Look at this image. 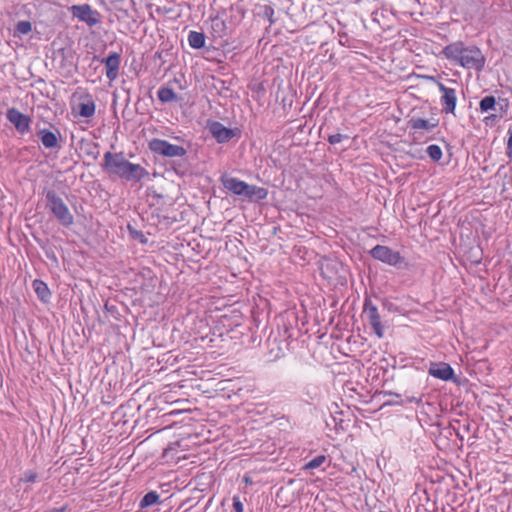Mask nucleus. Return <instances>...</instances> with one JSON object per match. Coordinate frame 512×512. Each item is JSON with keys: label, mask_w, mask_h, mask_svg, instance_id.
Returning <instances> with one entry per match:
<instances>
[{"label": "nucleus", "mask_w": 512, "mask_h": 512, "mask_svg": "<svg viewBox=\"0 0 512 512\" xmlns=\"http://www.w3.org/2000/svg\"><path fill=\"white\" fill-rule=\"evenodd\" d=\"M102 167L108 174L118 176L126 181L139 182L148 176V171L144 167L129 162L121 152H106Z\"/></svg>", "instance_id": "1"}, {"label": "nucleus", "mask_w": 512, "mask_h": 512, "mask_svg": "<svg viewBox=\"0 0 512 512\" xmlns=\"http://www.w3.org/2000/svg\"><path fill=\"white\" fill-rule=\"evenodd\" d=\"M442 54L449 61L466 69L482 70L485 57L476 46H466L462 41L453 42L445 46Z\"/></svg>", "instance_id": "2"}, {"label": "nucleus", "mask_w": 512, "mask_h": 512, "mask_svg": "<svg viewBox=\"0 0 512 512\" xmlns=\"http://www.w3.org/2000/svg\"><path fill=\"white\" fill-rule=\"evenodd\" d=\"M70 109L75 119L89 121L96 113L94 96L86 88H76L70 97Z\"/></svg>", "instance_id": "3"}, {"label": "nucleus", "mask_w": 512, "mask_h": 512, "mask_svg": "<svg viewBox=\"0 0 512 512\" xmlns=\"http://www.w3.org/2000/svg\"><path fill=\"white\" fill-rule=\"evenodd\" d=\"M47 200L51 212L58 221L66 227L71 226L74 222V217L64 201L54 192H49L47 194Z\"/></svg>", "instance_id": "4"}, {"label": "nucleus", "mask_w": 512, "mask_h": 512, "mask_svg": "<svg viewBox=\"0 0 512 512\" xmlns=\"http://www.w3.org/2000/svg\"><path fill=\"white\" fill-rule=\"evenodd\" d=\"M371 256L385 264L398 267L404 263V258L398 251L392 250L388 246L376 245L371 251Z\"/></svg>", "instance_id": "5"}, {"label": "nucleus", "mask_w": 512, "mask_h": 512, "mask_svg": "<svg viewBox=\"0 0 512 512\" xmlns=\"http://www.w3.org/2000/svg\"><path fill=\"white\" fill-rule=\"evenodd\" d=\"M149 148L152 152L165 157H182L186 154V150L182 146L171 144L162 139H152L149 142Z\"/></svg>", "instance_id": "6"}, {"label": "nucleus", "mask_w": 512, "mask_h": 512, "mask_svg": "<svg viewBox=\"0 0 512 512\" xmlns=\"http://www.w3.org/2000/svg\"><path fill=\"white\" fill-rule=\"evenodd\" d=\"M436 85L441 92L440 104L442 111L445 114L455 115L457 105V93L454 88L446 87L442 82H436Z\"/></svg>", "instance_id": "7"}, {"label": "nucleus", "mask_w": 512, "mask_h": 512, "mask_svg": "<svg viewBox=\"0 0 512 512\" xmlns=\"http://www.w3.org/2000/svg\"><path fill=\"white\" fill-rule=\"evenodd\" d=\"M363 313L367 317V320L377 337L383 338L384 327L381 322V316L378 312V308L371 302V300H365Z\"/></svg>", "instance_id": "8"}, {"label": "nucleus", "mask_w": 512, "mask_h": 512, "mask_svg": "<svg viewBox=\"0 0 512 512\" xmlns=\"http://www.w3.org/2000/svg\"><path fill=\"white\" fill-rule=\"evenodd\" d=\"M6 117L20 134H26L30 131V117L20 112L18 109L9 108L6 112Z\"/></svg>", "instance_id": "9"}, {"label": "nucleus", "mask_w": 512, "mask_h": 512, "mask_svg": "<svg viewBox=\"0 0 512 512\" xmlns=\"http://www.w3.org/2000/svg\"><path fill=\"white\" fill-rule=\"evenodd\" d=\"M407 124L410 128V134L413 136V139L417 140L421 137L422 131H431L436 128L438 126V120L431 122L420 117H411Z\"/></svg>", "instance_id": "10"}, {"label": "nucleus", "mask_w": 512, "mask_h": 512, "mask_svg": "<svg viewBox=\"0 0 512 512\" xmlns=\"http://www.w3.org/2000/svg\"><path fill=\"white\" fill-rule=\"evenodd\" d=\"M71 12L75 18L87 23L89 26H94L98 23L97 13L88 4L73 5Z\"/></svg>", "instance_id": "11"}, {"label": "nucleus", "mask_w": 512, "mask_h": 512, "mask_svg": "<svg viewBox=\"0 0 512 512\" xmlns=\"http://www.w3.org/2000/svg\"><path fill=\"white\" fill-rule=\"evenodd\" d=\"M106 69V77L109 81H114L119 76V68L121 63V56L118 52H110L109 55L102 60Z\"/></svg>", "instance_id": "12"}, {"label": "nucleus", "mask_w": 512, "mask_h": 512, "mask_svg": "<svg viewBox=\"0 0 512 512\" xmlns=\"http://www.w3.org/2000/svg\"><path fill=\"white\" fill-rule=\"evenodd\" d=\"M220 181L223 187L234 195L244 196L247 183L245 181L239 180L235 177H230L228 175H223L220 178Z\"/></svg>", "instance_id": "13"}, {"label": "nucleus", "mask_w": 512, "mask_h": 512, "mask_svg": "<svg viewBox=\"0 0 512 512\" xmlns=\"http://www.w3.org/2000/svg\"><path fill=\"white\" fill-rule=\"evenodd\" d=\"M428 372L434 378L444 381H449L454 378L453 368L445 362L432 363Z\"/></svg>", "instance_id": "14"}, {"label": "nucleus", "mask_w": 512, "mask_h": 512, "mask_svg": "<svg viewBox=\"0 0 512 512\" xmlns=\"http://www.w3.org/2000/svg\"><path fill=\"white\" fill-rule=\"evenodd\" d=\"M210 132L219 143L228 142L234 136L233 130L225 127L220 122L212 123L210 125Z\"/></svg>", "instance_id": "15"}, {"label": "nucleus", "mask_w": 512, "mask_h": 512, "mask_svg": "<svg viewBox=\"0 0 512 512\" xmlns=\"http://www.w3.org/2000/svg\"><path fill=\"white\" fill-rule=\"evenodd\" d=\"M37 135L45 148L53 149L58 146L59 133L56 134L48 129H41L37 132Z\"/></svg>", "instance_id": "16"}, {"label": "nucleus", "mask_w": 512, "mask_h": 512, "mask_svg": "<svg viewBox=\"0 0 512 512\" xmlns=\"http://www.w3.org/2000/svg\"><path fill=\"white\" fill-rule=\"evenodd\" d=\"M32 287L40 301H42L43 303H48L50 301L51 291L44 281L35 279L32 282Z\"/></svg>", "instance_id": "17"}, {"label": "nucleus", "mask_w": 512, "mask_h": 512, "mask_svg": "<svg viewBox=\"0 0 512 512\" xmlns=\"http://www.w3.org/2000/svg\"><path fill=\"white\" fill-rule=\"evenodd\" d=\"M267 195L268 190L266 188L255 185H249L247 183V188L244 196L247 197L249 200H263L267 197Z\"/></svg>", "instance_id": "18"}, {"label": "nucleus", "mask_w": 512, "mask_h": 512, "mask_svg": "<svg viewBox=\"0 0 512 512\" xmlns=\"http://www.w3.org/2000/svg\"><path fill=\"white\" fill-rule=\"evenodd\" d=\"M188 43L194 49H200L205 45V36L203 33L191 31L188 35Z\"/></svg>", "instance_id": "19"}, {"label": "nucleus", "mask_w": 512, "mask_h": 512, "mask_svg": "<svg viewBox=\"0 0 512 512\" xmlns=\"http://www.w3.org/2000/svg\"><path fill=\"white\" fill-rule=\"evenodd\" d=\"M32 31V24L30 21L22 20L19 21L14 30L15 37H21L23 35H27Z\"/></svg>", "instance_id": "20"}, {"label": "nucleus", "mask_w": 512, "mask_h": 512, "mask_svg": "<svg viewBox=\"0 0 512 512\" xmlns=\"http://www.w3.org/2000/svg\"><path fill=\"white\" fill-rule=\"evenodd\" d=\"M157 95H158V99L164 103L171 102L176 99V93L171 88H168V87H161L158 90Z\"/></svg>", "instance_id": "21"}, {"label": "nucleus", "mask_w": 512, "mask_h": 512, "mask_svg": "<svg viewBox=\"0 0 512 512\" xmlns=\"http://www.w3.org/2000/svg\"><path fill=\"white\" fill-rule=\"evenodd\" d=\"M496 104L497 102L494 96H486L481 99L479 103V109L482 113L495 110Z\"/></svg>", "instance_id": "22"}, {"label": "nucleus", "mask_w": 512, "mask_h": 512, "mask_svg": "<svg viewBox=\"0 0 512 512\" xmlns=\"http://www.w3.org/2000/svg\"><path fill=\"white\" fill-rule=\"evenodd\" d=\"M327 462V456L326 455H318L309 462H307L302 469L307 470H313L321 467L324 463Z\"/></svg>", "instance_id": "23"}, {"label": "nucleus", "mask_w": 512, "mask_h": 512, "mask_svg": "<svg viewBox=\"0 0 512 512\" xmlns=\"http://www.w3.org/2000/svg\"><path fill=\"white\" fill-rule=\"evenodd\" d=\"M426 152L428 156L435 162H438L443 156L441 147L436 144L429 145L426 149Z\"/></svg>", "instance_id": "24"}, {"label": "nucleus", "mask_w": 512, "mask_h": 512, "mask_svg": "<svg viewBox=\"0 0 512 512\" xmlns=\"http://www.w3.org/2000/svg\"><path fill=\"white\" fill-rule=\"evenodd\" d=\"M158 499H159V495L156 492H149L142 498L140 506L141 507L151 506V505L157 503Z\"/></svg>", "instance_id": "25"}, {"label": "nucleus", "mask_w": 512, "mask_h": 512, "mask_svg": "<svg viewBox=\"0 0 512 512\" xmlns=\"http://www.w3.org/2000/svg\"><path fill=\"white\" fill-rule=\"evenodd\" d=\"M233 509L235 512H243L244 511L243 503L241 502L239 496L233 497Z\"/></svg>", "instance_id": "26"}, {"label": "nucleus", "mask_w": 512, "mask_h": 512, "mask_svg": "<svg viewBox=\"0 0 512 512\" xmlns=\"http://www.w3.org/2000/svg\"><path fill=\"white\" fill-rule=\"evenodd\" d=\"M501 117H502V114L499 116L496 114H491V115L485 116L483 119V122L485 123V125L488 126V125L493 124L497 119H499Z\"/></svg>", "instance_id": "27"}, {"label": "nucleus", "mask_w": 512, "mask_h": 512, "mask_svg": "<svg viewBox=\"0 0 512 512\" xmlns=\"http://www.w3.org/2000/svg\"><path fill=\"white\" fill-rule=\"evenodd\" d=\"M342 140H343V135L340 133H336V134L330 135L328 137V142L333 145L340 143Z\"/></svg>", "instance_id": "28"}, {"label": "nucleus", "mask_w": 512, "mask_h": 512, "mask_svg": "<svg viewBox=\"0 0 512 512\" xmlns=\"http://www.w3.org/2000/svg\"><path fill=\"white\" fill-rule=\"evenodd\" d=\"M37 480V474L33 471H28L25 473L24 481L25 482H35Z\"/></svg>", "instance_id": "29"}, {"label": "nucleus", "mask_w": 512, "mask_h": 512, "mask_svg": "<svg viewBox=\"0 0 512 512\" xmlns=\"http://www.w3.org/2000/svg\"><path fill=\"white\" fill-rule=\"evenodd\" d=\"M507 147H508L509 150L512 151V130H509V137H508Z\"/></svg>", "instance_id": "30"}, {"label": "nucleus", "mask_w": 512, "mask_h": 512, "mask_svg": "<svg viewBox=\"0 0 512 512\" xmlns=\"http://www.w3.org/2000/svg\"><path fill=\"white\" fill-rule=\"evenodd\" d=\"M244 482H245L246 484H251V483H252V480H251L249 477L245 476V477H244Z\"/></svg>", "instance_id": "31"}, {"label": "nucleus", "mask_w": 512, "mask_h": 512, "mask_svg": "<svg viewBox=\"0 0 512 512\" xmlns=\"http://www.w3.org/2000/svg\"><path fill=\"white\" fill-rule=\"evenodd\" d=\"M379 512H387V511H379Z\"/></svg>", "instance_id": "32"}]
</instances>
